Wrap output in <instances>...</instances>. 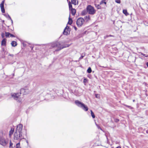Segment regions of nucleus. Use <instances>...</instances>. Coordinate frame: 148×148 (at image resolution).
<instances>
[{
    "mask_svg": "<svg viewBox=\"0 0 148 148\" xmlns=\"http://www.w3.org/2000/svg\"><path fill=\"white\" fill-rule=\"evenodd\" d=\"M146 65L147 66V67H148V62H147L146 63Z\"/></svg>",
    "mask_w": 148,
    "mask_h": 148,
    "instance_id": "58836bf2",
    "label": "nucleus"
},
{
    "mask_svg": "<svg viewBox=\"0 0 148 148\" xmlns=\"http://www.w3.org/2000/svg\"><path fill=\"white\" fill-rule=\"evenodd\" d=\"M71 12L73 15H74L76 13V10L74 9H71Z\"/></svg>",
    "mask_w": 148,
    "mask_h": 148,
    "instance_id": "f8f14e48",
    "label": "nucleus"
},
{
    "mask_svg": "<svg viewBox=\"0 0 148 148\" xmlns=\"http://www.w3.org/2000/svg\"><path fill=\"white\" fill-rule=\"evenodd\" d=\"M20 142H19L18 143H17L16 144V148H21V147L20 146Z\"/></svg>",
    "mask_w": 148,
    "mask_h": 148,
    "instance_id": "b1692460",
    "label": "nucleus"
},
{
    "mask_svg": "<svg viewBox=\"0 0 148 148\" xmlns=\"http://www.w3.org/2000/svg\"><path fill=\"white\" fill-rule=\"evenodd\" d=\"M11 44L13 47L16 46L17 45L16 42L15 41H12L11 43Z\"/></svg>",
    "mask_w": 148,
    "mask_h": 148,
    "instance_id": "4468645a",
    "label": "nucleus"
},
{
    "mask_svg": "<svg viewBox=\"0 0 148 148\" xmlns=\"http://www.w3.org/2000/svg\"><path fill=\"white\" fill-rule=\"evenodd\" d=\"M75 103L77 106L81 108L84 110L85 111L88 110V107L83 103L81 102L79 100H77L75 101Z\"/></svg>",
    "mask_w": 148,
    "mask_h": 148,
    "instance_id": "f03ea898",
    "label": "nucleus"
},
{
    "mask_svg": "<svg viewBox=\"0 0 148 148\" xmlns=\"http://www.w3.org/2000/svg\"><path fill=\"white\" fill-rule=\"evenodd\" d=\"M115 121L116 122H118L119 121V119H115Z\"/></svg>",
    "mask_w": 148,
    "mask_h": 148,
    "instance_id": "f704fd0d",
    "label": "nucleus"
},
{
    "mask_svg": "<svg viewBox=\"0 0 148 148\" xmlns=\"http://www.w3.org/2000/svg\"><path fill=\"white\" fill-rule=\"evenodd\" d=\"M29 91L28 89L22 88L20 90V93H14L11 95L12 97L17 102L19 103H21L23 99L20 97V95L21 94L23 95H26L29 93Z\"/></svg>",
    "mask_w": 148,
    "mask_h": 148,
    "instance_id": "f257e3e1",
    "label": "nucleus"
},
{
    "mask_svg": "<svg viewBox=\"0 0 148 148\" xmlns=\"http://www.w3.org/2000/svg\"><path fill=\"white\" fill-rule=\"evenodd\" d=\"M1 36L2 38H3L4 37V34L2 33V34H1Z\"/></svg>",
    "mask_w": 148,
    "mask_h": 148,
    "instance_id": "2f4dec72",
    "label": "nucleus"
},
{
    "mask_svg": "<svg viewBox=\"0 0 148 148\" xmlns=\"http://www.w3.org/2000/svg\"><path fill=\"white\" fill-rule=\"evenodd\" d=\"M10 34L8 32H5V35L6 37H9L10 36Z\"/></svg>",
    "mask_w": 148,
    "mask_h": 148,
    "instance_id": "a211bd4d",
    "label": "nucleus"
},
{
    "mask_svg": "<svg viewBox=\"0 0 148 148\" xmlns=\"http://www.w3.org/2000/svg\"><path fill=\"white\" fill-rule=\"evenodd\" d=\"M5 0L2 1L0 4V8L1 11L2 13H4L5 12V10L4 7V4Z\"/></svg>",
    "mask_w": 148,
    "mask_h": 148,
    "instance_id": "1a4fd4ad",
    "label": "nucleus"
},
{
    "mask_svg": "<svg viewBox=\"0 0 148 148\" xmlns=\"http://www.w3.org/2000/svg\"><path fill=\"white\" fill-rule=\"evenodd\" d=\"M15 132L14 135V140H20L23 138L22 134L20 133Z\"/></svg>",
    "mask_w": 148,
    "mask_h": 148,
    "instance_id": "39448f33",
    "label": "nucleus"
},
{
    "mask_svg": "<svg viewBox=\"0 0 148 148\" xmlns=\"http://www.w3.org/2000/svg\"><path fill=\"white\" fill-rule=\"evenodd\" d=\"M86 10L88 14L91 15L94 14L96 12V10L94 9V8L90 5L87 6Z\"/></svg>",
    "mask_w": 148,
    "mask_h": 148,
    "instance_id": "20e7f679",
    "label": "nucleus"
},
{
    "mask_svg": "<svg viewBox=\"0 0 148 148\" xmlns=\"http://www.w3.org/2000/svg\"><path fill=\"white\" fill-rule=\"evenodd\" d=\"M92 70L90 67H89L88 68L87 70V72L89 73H90L91 72Z\"/></svg>",
    "mask_w": 148,
    "mask_h": 148,
    "instance_id": "5701e85b",
    "label": "nucleus"
},
{
    "mask_svg": "<svg viewBox=\"0 0 148 148\" xmlns=\"http://www.w3.org/2000/svg\"><path fill=\"white\" fill-rule=\"evenodd\" d=\"M115 2L118 3H121L120 0H115Z\"/></svg>",
    "mask_w": 148,
    "mask_h": 148,
    "instance_id": "c756f323",
    "label": "nucleus"
},
{
    "mask_svg": "<svg viewBox=\"0 0 148 148\" xmlns=\"http://www.w3.org/2000/svg\"><path fill=\"white\" fill-rule=\"evenodd\" d=\"M8 143V142L3 137H0V144L3 146H5Z\"/></svg>",
    "mask_w": 148,
    "mask_h": 148,
    "instance_id": "0eeeda50",
    "label": "nucleus"
},
{
    "mask_svg": "<svg viewBox=\"0 0 148 148\" xmlns=\"http://www.w3.org/2000/svg\"><path fill=\"white\" fill-rule=\"evenodd\" d=\"M9 56H12V57H13L14 56L13 54H10L9 55Z\"/></svg>",
    "mask_w": 148,
    "mask_h": 148,
    "instance_id": "c9c22d12",
    "label": "nucleus"
},
{
    "mask_svg": "<svg viewBox=\"0 0 148 148\" xmlns=\"http://www.w3.org/2000/svg\"><path fill=\"white\" fill-rule=\"evenodd\" d=\"M69 28V27L67 26L64 29L63 33L64 35H67L68 34V29Z\"/></svg>",
    "mask_w": 148,
    "mask_h": 148,
    "instance_id": "9d476101",
    "label": "nucleus"
},
{
    "mask_svg": "<svg viewBox=\"0 0 148 148\" xmlns=\"http://www.w3.org/2000/svg\"><path fill=\"white\" fill-rule=\"evenodd\" d=\"M116 148H121V147H117Z\"/></svg>",
    "mask_w": 148,
    "mask_h": 148,
    "instance_id": "a19ab883",
    "label": "nucleus"
},
{
    "mask_svg": "<svg viewBox=\"0 0 148 148\" xmlns=\"http://www.w3.org/2000/svg\"><path fill=\"white\" fill-rule=\"evenodd\" d=\"M95 7L98 9H101V7L99 5L95 4Z\"/></svg>",
    "mask_w": 148,
    "mask_h": 148,
    "instance_id": "aec40b11",
    "label": "nucleus"
},
{
    "mask_svg": "<svg viewBox=\"0 0 148 148\" xmlns=\"http://www.w3.org/2000/svg\"><path fill=\"white\" fill-rule=\"evenodd\" d=\"M141 55L143 56H144L145 57H148V55H145L144 54H143L141 52L139 53Z\"/></svg>",
    "mask_w": 148,
    "mask_h": 148,
    "instance_id": "412c9836",
    "label": "nucleus"
},
{
    "mask_svg": "<svg viewBox=\"0 0 148 148\" xmlns=\"http://www.w3.org/2000/svg\"><path fill=\"white\" fill-rule=\"evenodd\" d=\"M90 112H91V116H92V117L93 118H94L95 117V115H94V113L92 111V110H90Z\"/></svg>",
    "mask_w": 148,
    "mask_h": 148,
    "instance_id": "4be33fe9",
    "label": "nucleus"
},
{
    "mask_svg": "<svg viewBox=\"0 0 148 148\" xmlns=\"http://www.w3.org/2000/svg\"><path fill=\"white\" fill-rule=\"evenodd\" d=\"M74 29H75V30L76 31V30H77V28L76 27H75V26H74Z\"/></svg>",
    "mask_w": 148,
    "mask_h": 148,
    "instance_id": "4c0bfd02",
    "label": "nucleus"
},
{
    "mask_svg": "<svg viewBox=\"0 0 148 148\" xmlns=\"http://www.w3.org/2000/svg\"><path fill=\"white\" fill-rule=\"evenodd\" d=\"M23 128V125L21 124H19L17 125L15 132L22 133V131Z\"/></svg>",
    "mask_w": 148,
    "mask_h": 148,
    "instance_id": "6e6552de",
    "label": "nucleus"
},
{
    "mask_svg": "<svg viewBox=\"0 0 148 148\" xmlns=\"http://www.w3.org/2000/svg\"><path fill=\"white\" fill-rule=\"evenodd\" d=\"M14 130V129H11V130L10 131V135L12 134L13 133Z\"/></svg>",
    "mask_w": 148,
    "mask_h": 148,
    "instance_id": "cd10ccee",
    "label": "nucleus"
},
{
    "mask_svg": "<svg viewBox=\"0 0 148 148\" xmlns=\"http://www.w3.org/2000/svg\"><path fill=\"white\" fill-rule=\"evenodd\" d=\"M87 13V12L86 10H83L82 12V15H85Z\"/></svg>",
    "mask_w": 148,
    "mask_h": 148,
    "instance_id": "393cba45",
    "label": "nucleus"
},
{
    "mask_svg": "<svg viewBox=\"0 0 148 148\" xmlns=\"http://www.w3.org/2000/svg\"><path fill=\"white\" fill-rule=\"evenodd\" d=\"M77 0H71V2L72 4L76 5L77 3Z\"/></svg>",
    "mask_w": 148,
    "mask_h": 148,
    "instance_id": "dca6fc26",
    "label": "nucleus"
},
{
    "mask_svg": "<svg viewBox=\"0 0 148 148\" xmlns=\"http://www.w3.org/2000/svg\"><path fill=\"white\" fill-rule=\"evenodd\" d=\"M127 107H129V106H127Z\"/></svg>",
    "mask_w": 148,
    "mask_h": 148,
    "instance_id": "79ce46f5",
    "label": "nucleus"
},
{
    "mask_svg": "<svg viewBox=\"0 0 148 148\" xmlns=\"http://www.w3.org/2000/svg\"><path fill=\"white\" fill-rule=\"evenodd\" d=\"M69 0H67V1H68Z\"/></svg>",
    "mask_w": 148,
    "mask_h": 148,
    "instance_id": "37998d69",
    "label": "nucleus"
},
{
    "mask_svg": "<svg viewBox=\"0 0 148 148\" xmlns=\"http://www.w3.org/2000/svg\"><path fill=\"white\" fill-rule=\"evenodd\" d=\"M70 14L69 16V22H68V24L71 25L72 24V23L73 21L72 18H70Z\"/></svg>",
    "mask_w": 148,
    "mask_h": 148,
    "instance_id": "ddd939ff",
    "label": "nucleus"
},
{
    "mask_svg": "<svg viewBox=\"0 0 148 148\" xmlns=\"http://www.w3.org/2000/svg\"><path fill=\"white\" fill-rule=\"evenodd\" d=\"M69 5L70 10L71 9H73L72 8V5L70 1H69Z\"/></svg>",
    "mask_w": 148,
    "mask_h": 148,
    "instance_id": "6ab92c4d",
    "label": "nucleus"
},
{
    "mask_svg": "<svg viewBox=\"0 0 148 148\" xmlns=\"http://www.w3.org/2000/svg\"><path fill=\"white\" fill-rule=\"evenodd\" d=\"M84 18L85 20H86L87 21L90 20V18L89 15L85 16L84 17Z\"/></svg>",
    "mask_w": 148,
    "mask_h": 148,
    "instance_id": "2eb2a0df",
    "label": "nucleus"
},
{
    "mask_svg": "<svg viewBox=\"0 0 148 148\" xmlns=\"http://www.w3.org/2000/svg\"><path fill=\"white\" fill-rule=\"evenodd\" d=\"M98 94H95V97L96 98H98Z\"/></svg>",
    "mask_w": 148,
    "mask_h": 148,
    "instance_id": "e433bc0d",
    "label": "nucleus"
},
{
    "mask_svg": "<svg viewBox=\"0 0 148 148\" xmlns=\"http://www.w3.org/2000/svg\"><path fill=\"white\" fill-rule=\"evenodd\" d=\"M84 20L82 18H78L76 22V24L78 27L82 26L84 22Z\"/></svg>",
    "mask_w": 148,
    "mask_h": 148,
    "instance_id": "423d86ee",
    "label": "nucleus"
},
{
    "mask_svg": "<svg viewBox=\"0 0 148 148\" xmlns=\"http://www.w3.org/2000/svg\"><path fill=\"white\" fill-rule=\"evenodd\" d=\"M13 143L11 142V141H10V146H9V147L10 148H13Z\"/></svg>",
    "mask_w": 148,
    "mask_h": 148,
    "instance_id": "bb28decb",
    "label": "nucleus"
},
{
    "mask_svg": "<svg viewBox=\"0 0 148 148\" xmlns=\"http://www.w3.org/2000/svg\"><path fill=\"white\" fill-rule=\"evenodd\" d=\"M10 36L12 37H15L13 35L11 34H10Z\"/></svg>",
    "mask_w": 148,
    "mask_h": 148,
    "instance_id": "473e14b6",
    "label": "nucleus"
},
{
    "mask_svg": "<svg viewBox=\"0 0 148 148\" xmlns=\"http://www.w3.org/2000/svg\"><path fill=\"white\" fill-rule=\"evenodd\" d=\"M123 13L126 15H127L129 14L126 10H123Z\"/></svg>",
    "mask_w": 148,
    "mask_h": 148,
    "instance_id": "f3484780",
    "label": "nucleus"
},
{
    "mask_svg": "<svg viewBox=\"0 0 148 148\" xmlns=\"http://www.w3.org/2000/svg\"><path fill=\"white\" fill-rule=\"evenodd\" d=\"M87 82V79L85 78H84V79L83 82L84 83H86Z\"/></svg>",
    "mask_w": 148,
    "mask_h": 148,
    "instance_id": "7c9ffc66",
    "label": "nucleus"
},
{
    "mask_svg": "<svg viewBox=\"0 0 148 148\" xmlns=\"http://www.w3.org/2000/svg\"><path fill=\"white\" fill-rule=\"evenodd\" d=\"M105 0H102L100 3V5L104 3L105 4H106V2L105 1Z\"/></svg>",
    "mask_w": 148,
    "mask_h": 148,
    "instance_id": "a878e982",
    "label": "nucleus"
},
{
    "mask_svg": "<svg viewBox=\"0 0 148 148\" xmlns=\"http://www.w3.org/2000/svg\"><path fill=\"white\" fill-rule=\"evenodd\" d=\"M85 55H83V54L79 58V60H80L82 59L83 58L84 56Z\"/></svg>",
    "mask_w": 148,
    "mask_h": 148,
    "instance_id": "c85d7f7f",
    "label": "nucleus"
},
{
    "mask_svg": "<svg viewBox=\"0 0 148 148\" xmlns=\"http://www.w3.org/2000/svg\"><path fill=\"white\" fill-rule=\"evenodd\" d=\"M51 45L52 48L56 47L58 48L56 50V51L60 50L64 47H64L63 46H62L61 44L59 42H56L53 43L51 44Z\"/></svg>",
    "mask_w": 148,
    "mask_h": 148,
    "instance_id": "7ed1b4c3",
    "label": "nucleus"
},
{
    "mask_svg": "<svg viewBox=\"0 0 148 148\" xmlns=\"http://www.w3.org/2000/svg\"><path fill=\"white\" fill-rule=\"evenodd\" d=\"M7 17H8L10 19H11V18L9 15H7Z\"/></svg>",
    "mask_w": 148,
    "mask_h": 148,
    "instance_id": "72a5a7b5",
    "label": "nucleus"
},
{
    "mask_svg": "<svg viewBox=\"0 0 148 148\" xmlns=\"http://www.w3.org/2000/svg\"><path fill=\"white\" fill-rule=\"evenodd\" d=\"M7 40L5 38H3L1 41V45L3 46H5L6 45Z\"/></svg>",
    "mask_w": 148,
    "mask_h": 148,
    "instance_id": "9b49d317",
    "label": "nucleus"
},
{
    "mask_svg": "<svg viewBox=\"0 0 148 148\" xmlns=\"http://www.w3.org/2000/svg\"><path fill=\"white\" fill-rule=\"evenodd\" d=\"M10 20H11L12 23H13V21H12V19L11 18V19H10Z\"/></svg>",
    "mask_w": 148,
    "mask_h": 148,
    "instance_id": "ea45409f",
    "label": "nucleus"
}]
</instances>
